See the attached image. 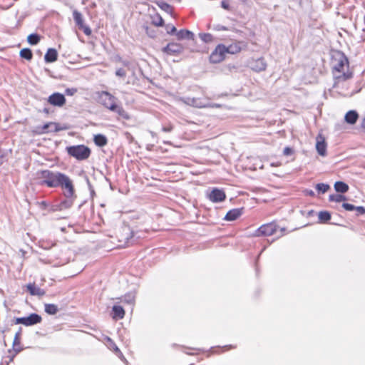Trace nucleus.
<instances>
[{
  "instance_id": "nucleus-34",
  "label": "nucleus",
  "mask_w": 365,
  "mask_h": 365,
  "mask_svg": "<svg viewBox=\"0 0 365 365\" xmlns=\"http://www.w3.org/2000/svg\"><path fill=\"white\" fill-rule=\"evenodd\" d=\"M346 200V197L341 194H332L329 196V200L331 202H340Z\"/></svg>"
},
{
  "instance_id": "nucleus-52",
  "label": "nucleus",
  "mask_w": 365,
  "mask_h": 365,
  "mask_svg": "<svg viewBox=\"0 0 365 365\" xmlns=\"http://www.w3.org/2000/svg\"><path fill=\"white\" fill-rule=\"evenodd\" d=\"M361 128L365 130V118H364V120H362V123H361Z\"/></svg>"
},
{
  "instance_id": "nucleus-18",
  "label": "nucleus",
  "mask_w": 365,
  "mask_h": 365,
  "mask_svg": "<svg viewBox=\"0 0 365 365\" xmlns=\"http://www.w3.org/2000/svg\"><path fill=\"white\" fill-rule=\"evenodd\" d=\"M243 208H235L229 210L225 217V220L227 221H233L237 220L242 214Z\"/></svg>"
},
{
  "instance_id": "nucleus-48",
  "label": "nucleus",
  "mask_w": 365,
  "mask_h": 365,
  "mask_svg": "<svg viewBox=\"0 0 365 365\" xmlns=\"http://www.w3.org/2000/svg\"><path fill=\"white\" fill-rule=\"evenodd\" d=\"M208 105L209 106H207V108H219L222 107L221 104H219V103H210L209 101H208Z\"/></svg>"
},
{
  "instance_id": "nucleus-21",
  "label": "nucleus",
  "mask_w": 365,
  "mask_h": 365,
  "mask_svg": "<svg viewBox=\"0 0 365 365\" xmlns=\"http://www.w3.org/2000/svg\"><path fill=\"white\" fill-rule=\"evenodd\" d=\"M113 312V319L118 320L121 319L125 316V311L123 308L120 305H114L112 308Z\"/></svg>"
},
{
  "instance_id": "nucleus-36",
  "label": "nucleus",
  "mask_w": 365,
  "mask_h": 365,
  "mask_svg": "<svg viewBox=\"0 0 365 365\" xmlns=\"http://www.w3.org/2000/svg\"><path fill=\"white\" fill-rule=\"evenodd\" d=\"M316 189L319 192H320L322 193H324L329 189V185L328 184H324V183H318L316 185Z\"/></svg>"
},
{
  "instance_id": "nucleus-15",
  "label": "nucleus",
  "mask_w": 365,
  "mask_h": 365,
  "mask_svg": "<svg viewBox=\"0 0 365 365\" xmlns=\"http://www.w3.org/2000/svg\"><path fill=\"white\" fill-rule=\"evenodd\" d=\"M250 68L257 72L264 71L267 68V63L263 58L253 59L250 62Z\"/></svg>"
},
{
  "instance_id": "nucleus-19",
  "label": "nucleus",
  "mask_w": 365,
  "mask_h": 365,
  "mask_svg": "<svg viewBox=\"0 0 365 365\" xmlns=\"http://www.w3.org/2000/svg\"><path fill=\"white\" fill-rule=\"evenodd\" d=\"M27 290L31 295L41 297L46 294V292L37 287L35 283H29L26 285Z\"/></svg>"
},
{
  "instance_id": "nucleus-9",
  "label": "nucleus",
  "mask_w": 365,
  "mask_h": 365,
  "mask_svg": "<svg viewBox=\"0 0 365 365\" xmlns=\"http://www.w3.org/2000/svg\"><path fill=\"white\" fill-rule=\"evenodd\" d=\"M277 231V226L274 223L264 224L260 226L255 232V236H270Z\"/></svg>"
},
{
  "instance_id": "nucleus-23",
  "label": "nucleus",
  "mask_w": 365,
  "mask_h": 365,
  "mask_svg": "<svg viewBox=\"0 0 365 365\" xmlns=\"http://www.w3.org/2000/svg\"><path fill=\"white\" fill-rule=\"evenodd\" d=\"M358 118L359 115L357 112L355 110L348 111L344 116L345 121L351 125L356 123V122L358 120Z\"/></svg>"
},
{
  "instance_id": "nucleus-35",
  "label": "nucleus",
  "mask_w": 365,
  "mask_h": 365,
  "mask_svg": "<svg viewBox=\"0 0 365 365\" xmlns=\"http://www.w3.org/2000/svg\"><path fill=\"white\" fill-rule=\"evenodd\" d=\"M27 41L31 45H36L40 41V36L37 34H31L29 35Z\"/></svg>"
},
{
  "instance_id": "nucleus-22",
  "label": "nucleus",
  "mask_w": 365,
  "mask_h": 365,
  "mask_svg": "<svg viewBox=\"0 0 365 365\" xmlns=\"http://www.w3.org/2000/svg\"><path fill=\"white\" fill-rule=\"evenodd\" d=\"M58 53L55 48H48L44 56V60L47 63H53L57 60Z\"/></svg>"
},
{
  "instance_id": "nucleus-10",
  "label": "nucleus",
  "mask_w": 365,
  "mask_h": 365,
  "mask_svg": "<svg viewBox=\"0 0 365 365\" xmlns=\"http://www.w3.org/2000/svg\"><path fill=\"white\" fill-rule=\"evenodd\" d=\"M208 199L215 203L221 202L226 198V195L222 189L213 188L207 195Z\"/></svg>"
},
{
  "instance_id": "nucleus-37",
  "label": "nucleus",
  "mask_w": 365,
  "mask_h": 365,
  "mask_svg": "<svg viewBox=\"0 0 365 365\" xmlns=\"http://www.w3.org/2000/svg\"><path fill=\"white\" fill-rule=\"evenodd\" d=\"M153 23L157 26H162L163 25L164 21L160 15H157L153 20Z\"/></svg>"
},
{
  "instance_id": "nucleus-44",
  "label": "nucleus",
  "mask_w": 365,
  "mask_h": 365,
  "mask_svg": "<svg viewBox=\"0 0 365 365\" xmlns=\"http://www.w3.org/2000/svg\"><path fill=\"white\" fill-rule=\"evenodd\" d=\"M79 29H82L86 35L88 36L91 34V29L88 26H86L84 24H83V26H80Z\"/></svg>"
},
{
  "instance_id": "nucleus-47",
  "label": "nucleus",
  "mask_w": 365,
  "mask_h": 365,
  "mask_svg": "<svg viewBox=\"0 0 365 365\" xmlns=\"http://www.w3.org/2000/svg\"><path fill=\"white\" fill-rule=\"evenodd\" d=\"M221 6L223 9L226 10H230V5L227 1H222Z\"/></svg>"
},
{
  "instance_id": "nucleus-51",
  "label": "nucleus",
  "mask_w": 365,
  "mask_h": 365,
  "mask_svg": "<svg viewBox=\"0 0 365 365\" xmlns=\"http://www.w3.org/2000/svg\"><path fill=\"white\" fill-rule=\"evenodd\" d=\"M185 349H190V350H197V351H202V349H200L191 348V347H185Z\"/></svg>"
},
{
  "instance_id": "nucleus-12",
  "label": "nucleus",
  "mask_w": 365,
  "mask_h": 365,
  "mask_svg": "<svg viewBox=\"0 0 365 365\" xmlns=\"http://www.w3.org/2000/svg\"><path fill=\"white\" fill-rule=\"evenodd\" d=\"M50 126H53V130H54V132H58L61 130H67L68 128V127L66 125H61V124H59L58 123H55V122H49V123L44 124L41 127L40 133H48Z\"/></svg>"
},
{
  "instance_id": "nucleus-3",
  "label": "nucleus",
  "mask_w": 365,
  "mask_h": 365,
  "mask_svg": "<svg viewBox=\"0 0 365 365\" xmlns=\"http://www.w3.org/2000/svg\"><path fill=\"white\" fill-rule=\"evenodd\" d=\"M62 173L58 171H52L50 170H43L39 173L38 185L46 186L50 188L58 187V182Z\"/></svg>"
},
{
  "instance_id": "nucleus-30",
  "label": "nucleus",
  "mask_w": 365,
  "mask_h": 365,
  "mask_svg": "<svg viewBox=\"0 0 365 365\" xmlns=\"http://www.w3.org/2000/svg\"><path fill=\"white\" fill-rule=\"evenodd\" d=\"M318 218L320 222H327L331 219V214L328 211H321L318 214Z\"/></svg>"
},
{
  "instance_id": "nucleus-32",
  "label": "nucleus",
  "mask_w": 365,
  "mask_h": 365,
  "mask_svg": "<svg viewBox=\"0 0 365 365\" xmlns=\"http://www.w3.org/2000/svg\"><path fill=\"white\" fill-rule=\"evenodd\" d=\"M200 38L205 43H211L214 41V37L211 34L209 33H201L199 34Z\"/></svg>"
},
{
  "instance_id": "nucleus-1",
  "label": "nucleus",
  "mask_w": 365,
  "mask_h": 365,
  "mask_svg": "<svg viewBox=\"0 0 365 365\" xmlns=\"http://www.w3.org/2000/svg\"><path fill=\"white\" fill-rule=\"evenodd\" d=\"M333 73L338 81L350 79L353 76L351 72H345V67L349 68L347 57L341 52L337 53L333 58Z\"/></svg>"
},
{
  "instance_id": "nucleus-57",
  "label": "nucleus",
  "mask_w": 365,
  "mask_h": 365,
  "mask_svg": "<svg viewBox=\"0 0 365 365\" xmlns=\"http://www.w3.org/2000/svg\"><path fill=\"white\" fill-rule=\"evenodd\" d=\"M44 112H46V113H48V110L46 108H45V109H44Z\"/></svg>"
},
{
  "instance_id": "nucleus-24",
  "label": "nucleus",
  "mask_w": 365,
  "mask_h": 365,
  "mask_svg": "<svg viewBox=\"0 0 365 365\" xmlns=\"http://www.w3.org/2000/svg\"><path fill=\"white\" fill-rule=\"evenodd\" d=\"M176 36H177L178 39H179V40H182V39L190 40V39H193L194 34L192 32H191L188 30L181 29L176 33Z\"/></svg>"
},
{
  "instance_id": "nucleus-4",
  "label": "nucleus",
  "mask_w": 365,
  "mask_h": 365,
  "mask_svg": "<svg viewBox=\"0 0 365 365\" xmlns=\"http://www.w3.org/2000/svg\"><path fill=\"white\" fill-rule=\"evenodd\" d=\"M69 155L75 158L78 160H84L88 158L91 155V150L83 145H73L66 148Z\"/></svg>"
},
{
  "instance_id": "nucleus-29",
  "label": "nucleus",
  "mask_w": 365,
  "mask_h": 365,
  "mask_svg": "<svg viewBox=\"0 0 365 365\" xmlns=\"http://www.w3.org/2000/svg\"><path fill=\"white\" fill-rule=\"evenodd\" d=\"M58 311V306L54 304H45V312L51 315L56 314Z\"/></svg>"
},
{
  "instance_id": "nucleus-20",
  "label": "nucleus",
  "mask_w": 365,
  "mask_h": 365,
  "mask_svg": "<svg viewBox=\"0 0 365 365\" xmlns=\"http://www.w3.org/2000/svg\"><path fill=\"white\" fill-rule=\"evenodd\" d=\"M20 336H21V329L15 334L14 341H13V350L15 352V354L11 356L10 361H13L15 355L21 351V349L19 347Z\"/></svg>"
},
{
  "instance_id": "nucleus-6",
  "label": "nucleus",
  "mask_w": 365,
  "mask_h": 365,
  "mask_svg": "<svg viewBox=\"0 0 365 365\" xmlns=\"http://www.w3.org/2000/svg\"><path fill=\"white\" fill-rule=\"evenodd\" d=\"M180 101L185 104L197 108H207L208 105V98L183 97Z\"/></svg>"
},
{
  "instance_id": "nucleus-50",
  "label": "nucleus",
  "mask_w": 365,
  "mask_h": 365,
  "mask_svg": "<svg viewBox=\"0 0 365 365\" xmlns=\"http://www.w3.org/2000/svg\"><path fill=\"white\" fill-rule=\"evenodd\" d=\"M162 130L164 132H170L173 130V126L172 125L163 126Z\"/></svg>"
},
{
  "instance_id": "nucleus-45",
  "label": "nucleus",
  "mask_w": 365,
  "mask_h": 365,
  "mask_svg": "<svg viewBox=\"0 0 365 365\" xmlns=\"http://www.w3.org/2000/svg\"><path fill=\"white\" fill-rule=\"evenodd\" d=\"M357 211V215H361L365 214V207L363 206H355V210Z\"/></svg>"
},
{
  "instance_id": "nucleus-11",
  "label": "nucleus",
  "mask_w": 365,
  "mask_h": 365,
  "mask_svg": "<svg viewBox=\"0 0 365 365\" xmlns=\"http://www.w3.org/2000/svg\"><path fill=\"white\" fill-rule=\"evenodd\" d=\"M163 51L169 55L178 54L183 51V46L177 43H170L163 48Z\"/></svg>"
},
{
  "instance_id": "nucleus-14",
  "label": "nucleus",
  "mask_w": 365,
  "mask_h": 365,
  "mask_svg": "<svg viewBox=\"0 0 365 365\" xmlns=\"http://www.w3.org/2000/svg\"><path fill=\"white\" fill-rule=\"evenodd\" d=\"M63 196L65 197V199L61 200V202L57 205L59 210L71 208L73 206L76 199L77 198L76 195H73L72 196L63 195Z\"/></svg>"
},
{
  "instance_id": "nucleus-13",
  "label": "nucleus",
  "mask_w": 365,
  "mask_h": 365,
  "mask_svg": "<svg viewBox=\"0 0 365 365\" xmlns=\"http://www.w3.org/2000/svg\"><path fill=\"white\" fill-rule=\"evenodd\" d=\"M50 104L54 106H62L66 103L65 96L60 93H54L51 94L48 99Z\"/></svg>"
},
{
  "instance_id": "nucleus-39",
  "label": "nucleus",
  "mask_w": 365,
  "mask_h": 365,
  "mask_svg": "<svg viewBox=\"0 0 365 365\" xmlns=\"http://www.w3.org/2000/svg\"><path fill=\"white\" fill-rule=\"evenodd\" d=\"M166 30H167V33L170 35H173V34L176 35V33L178 32L176 28L174 26L170 25V24H168L166 26Z\"/></svg>"
},
{
  "instance_id": "nucleus-7",
  "label": "nucleus",
  "mask_w": 365,
  "mask_h": 365,
  "mask_svg": "<svg viewBox=\"0 0 365 365\" xmlns=\"http://www.w3.org/2000/svg\"><path fill=\"white\" fill-rule=\"evenodd\" d=\"M227 52L225 46L222 43L218 44L210 56V61L212 63H218L225 58Z\"/></svg>"
},
{
  "instance_id": "nucleus-33",
  "label": "nucleus",
  "mask_w": 365,
  "mask_h": 365,
  "mask_svg": "<svg viewBox=\"0 0 365 365\" xmlns=\"http://www.w3.org/2000/svg\"><path fill=\"white\" fill-rule=\"evenodd\" d=\"M157 5L163 11H165L167 13H172L173 8L172 6L167 4L166 2L163 1H158L157 2Z\"/></svg>"
},
{
  "instance_id": "nucleus-42",
  "label": "nucleus",
  "mask_w": 365,
  "mask_h": 365,
  "mask_svg": "<svg viewBox=\"0 0 365 365\" xmlns=\"http://www.w3.org/2000/svg\"><path fill=\"white\" fill-rule=\"evenodd\" d=\"M134 295L132 294H128L124 296V300L128 303H133L134 302Z\"/></svg>"
},
{
  "instance_id": "nucleus-55",
  "label": "nucleus",
  "mask_w": 365,
  "mask_h": 365,
  "mask_svg": "<svg viewBox=\"0 0 365 365\" xmlns=\"http://www.w3.org/2000/svg\"><path fill=\"white\" fill-rule=\"evenodd\" d=\"M184 351L186 354H187V355H194V354H193V353L187 352V351Z\"/></svg>"
},
{
  "instance_id": "nucleus-38",
  "label": "nucleus",
  "mask_w": 365,
  "mask_h": 365,
  "mask_svg": "<svg viewBox=\"0 0 365 365\" xmlns=\"http://www.w3.org/2000/svg\"><path fill=\"white\" fill-rule=\"evenodd\" d=\"M212 29L217 31H230L231 29L227 26H222L220 24H215L213 25Z\"/></svg>"
},
{
  "instance_id": "nucleus-58",
  "label": "nucleus",
  "mask_w": 365,
  "mask_h": 365,
  "mask_svg": "<svg viewBox=\"0 0 365 365\" xmlns=\"http://www.w3.org/2000/svg\"><path fill=\"white\" fill-rule=\"evenodd\" d=\"M243 2H245L247 0H242Z\"/></svg>"
},
{
  "instance_id": "nucleus-41",
  "label": "nucleus",
  "mask_w": 365,
  "mask_h": 365,
  "mask_svg": "<svg viewBox=\"0 0 365 365\" xmlns=\"http://www.w3.org/2000/svg\"><path fill=\"white\" fill-rule=\"evenodd\" d=\"M342 207H343V208H344L346 210H348V211H353L355 210V206L354 205L346 203V202H344L342 204Z\"/></svg>"
},
{
  "instance_id": "nucleus-49",
  "label": "nucleus",
  "mask_w": 365,
  "mask_h": 365,
  "mask_svg": "<svg viewBox=\"0 0 365 365\" xmlns=\"http://www.w3.org/2000/svg\"><path fill=\"white\" fill-rule=\"evenodd\" d=\"M145 31H146L147 34H148L149 36H150V37H152V38L155 37V32H154V31H149V29H148V26H145Z\"/></svg>"
},
{
  "instance_id": "nucleus-40",
  "label": "nucleus",
  "mask_w": 365,
  "mask_h": 365,
  "mask_svg": "<svg viewBox=\"0 0 365 365\" xmlns=\"http://www.w3.org/2000/svg\"><path fill=\"white\" fill-rule=\"evenodd\" d=\"M115 75L118 77L124 78L126 76V71L124 68H120L116 70Z\"/></svg>"
},
{
  "instance_id": "nucleus-16",
  "label": "nucleus",
  "mask_w": 365,
  "mask_h": 365,
  "mask_svg": "<svg viewBox=\"0 0 365 365\" xmlns=\"http://www.w3.org/2000/svg\"><path fill=\"white\" fill-rule=\"evenodd\" d=\"M245 46L246 43L244 41H237L229 45L228 46H225V51L227 53L236 54L240 53Z\"/></svg>"
},
{
  "instance_id": "nucleus-2",
  "label": "nucleus",
  "mask_w": 365,
  "mask_h": 365,
  "mask_svg": "<svg viewBox=\"0 0 365 365\" xmlns=\"http://www.w3.org/2000/svg\"><path fill=\"white\" fill-rule=\"evenodd\" d=\"M116 98L107 91H102L99 93L98 101L110 110L118 113L125 119H128V115L123 108L116 104Z\"/></svg>"
},
{
  "instance_id": "nucleus-27",
  "label": "nucleus",
  "mask_w": 365,
  "mask_h": 365,
  "mask_svg": "<svg viewBox=\"0 0 365 365\" xmlns=\"http://www.w3.org/2000/svg\"><path fill=\"white\" fill-rule=\"evenodd\" d=\"M105 340L106 341L108 347L110 349L114 351L116 354H118L120 356L122 355V353L120 352V349L117 346V345L115 344V342L109 337L106 336ZM123 358V356H122Z\"/></svg>"
},
{
  "instance_id": "nucleus-28",
  "label": "nucleus",
  "mask_w": 365,
  "mask_h": 365,
  "mask_svg": "<svg viewBox=\"0 0 365 365\" xmlns=\"http://www.w3.org/2000/svg\"><path fill=\"white\" fill-rule=\"evenodd\" d=\"M73 17L76 24L78 26V28L80 26H83V24H84L82 14L79 11H78L77 10H74L73 11Z\"/></svg>"
},
{
  "instance_id": "nucleus-17",
  "label": "nucleus",
  "mask_w": 365,
  "mask_h": 365,
  "mask_svg": "<svg viewBox=\"0 0 365 365\" xmlns=\"http://www.w3.org/2000/svg\"><path fill=\"white\" fill-rule=\"evenodd\" d=\"M316 149L319 155L325 156L327 155V143L322 135L317 137Z\"/></svg>"
},
{
  "instance_id": "nucleus-25",
  "label": "nucleus",
  "mask_w": 365,
  "mask_h": 365,
  "mask_svg": "<svg viewBox=\"0 0 365 365\" xmlns=\"http://www.w3.org/2000/svg\"><path fill=\"white\" fill-rule=\"evenodd\" d=\"M349 185L342 181H337L334 183V189L337 192L345 193L349 190Z\"/></svg>"
},
{
  "instance_id": "nucleus-31",
  "label": "nucleus",
  "mask_w": 365,
  "mask_h": 365,
  "mask_svg": "<svg viewBox=\"0 0 365 365\" xmlns=\"http://www.w3.org/2000/svg\"><path fill=\"white\" fill-rule=\"evenodd\" d=\"M20 56L23 58L30 61L32 59L33 53L31 49L25 48L21 50Z\"/></svg>"
},
{
  "instance_id": "nucleus-59",
  "label": "nucleus",
  "mask_w": 365,
  "mask_h": 365,
  "mask_svg": "<svg viewBox=\"0 0 365 365\" xmlns=\"http://www.w3.org/2000/svg\"><path fill=\"white\" fill-rule=\"evenodd\" d=\"M189 365H194V364H189Z\"/></svg>"
},
{
  "instance_id": "nucleus-54",
  "label": "nucleus",
  "mask_w": 365,
  "mask_h": 365,
  "mask_svg": "<svg viewBox=\"0 0 365 365\" xmlns=\"http://www.w3.org/2000/svg\"><path fill=\"white\" fill-rule=\"evenodd\" d=\"M231 347H232V346H223V349H225V350H228L229 348H231Z\"/></svg>"
},
{
  "instance_id": "nucleus-53",
  "label": "nucleus",
  "mask_w": 365,
  "mask_h": 365,
  "mask_svg": "<svg viewBox=\"0 0 365 365\" xmlns=\"http://www.w3.org/2000/svg\"><path fill=\"white\" fill-rule=\"evenodd\" d=\"M307 193L311 196H313L314 195V192L312 190L307 191Z\"/></svg>"
},
{
  "instance_id": "nucleus-56",
  "label": "nucleus",
  "mask_w": 365,
  "mask_h": 365,
  "mask_svg": "<svg viewBox=\"0 0 365 365\" xmlns=\"http://www.w3.org/2000/svg\"><path fill=\"white\" fill-rule=\"evenodd\" d=\"M53 126H50L49 132H54V130H53Z\"/></svg>"
},
{
  "instance_id": "nucleus-26",
  "label": "nucleus",
  "mask_w": 365,
  "mask_h": 365,
  "mask_svg": "<svg viewBox=\"0 0 365 365\" xmlns=\"http://www.w3.org/2000/svg\"><path fill=\"white\" fill-rule=\"evenodd\" d=\"M94 143L96 145L103 147L108 143L107 138L103 134H98L94 136Z\"/></svg>"
},
{
  "instance_id": "nucleus-43",
  "label": "nucleus",
  "mask_w": 365,
  "mask_h": 365,
  "mask_svg": "<svg viewBox=\"0 0 365 365\" xmlns=\"http://www.w3.org/2000/svg\"><path fill=\"white\" fill-rule=\"evenodd\" d=\"M77 92V88H68L65 90V93L67 96H73Z\"/></svg>"
},
{
  "instance_id": "nucleus-46",
  "label": "nucleus",
  "mask_w": 365,
  "mask_h": 365,
  "mask_svg": "<svg viewBox=\"0 0 365 365\" xmlns=\"http://www.w3.org/2000/svg\"><path fill=\"white\" fill-rule=\"evenodd\" d=\"M293 153H294L293 149L289 147L284 148V149L283 150V154L287 156L292 155Z\"/></svg>"
},
{
  "instance_id": "nucleus-5",
  "label": "nucleus",
  "mask_w": 365,
  "mask_h": 365,
  "mask_svg": "<svg viewBox=\"0 0 365 365\" xmlns=\"http://www.w3.org/2000/svg\"><path fill=\"white\" fill-rule=\"evenodd\" d=\"M58 187L63 190V195H67L68 196L76 195L72 180L69 176L63 173L58 182Z\"/></svg>"
},
{
  "instance_id": "nucleus-8",
  "label": "nucleus",
  "mask_w": 365,
  "mask_h": 365,
  "mask_svg": "<svg viewBox=\"0 0 365 365\" xmlns=\"http://www.w3.org/2000/svg\"><path fill=\"white\" fill-rule=\"evenodd\" d=\"M41 320L42 318L39 314L32 313L29 314V316L28 317L16 318L15 323L17 324H24V326L29 327L37 324L40 323Z\"/></svg>"
}]
</instances>
